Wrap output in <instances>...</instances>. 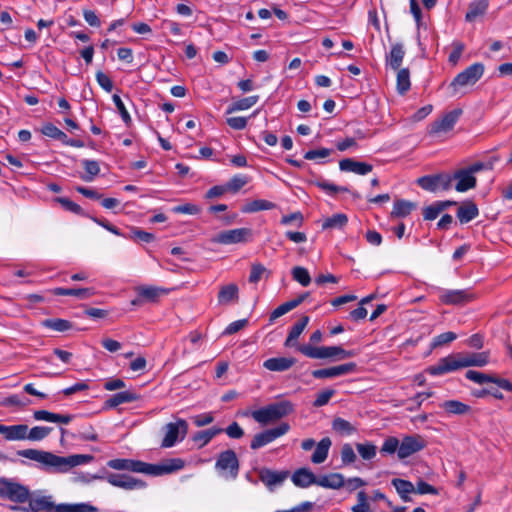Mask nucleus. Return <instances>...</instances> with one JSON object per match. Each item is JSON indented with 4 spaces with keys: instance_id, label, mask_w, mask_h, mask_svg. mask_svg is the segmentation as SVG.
I'll list each match as a JSON object with an SVG mask.
<instances>
[{
    "instance_id": "nucleus-14",
    "label": "nucleus",
    "mask_w": 512,
    "mask_h": 512,
    "mask_svg": "<svg viewBox=\"0 0 512 512\" xmlns=\"http://www.w3.org/2000/svg\"><path fill=\"white\" fill-rule=\"evenodd\" d=\"M475 299L470 289L441 290L439 300L445 305H465Z\"/></svg>"
},
{
    "instance_id": "nucleus-45",
    "label": "nucleus",
    "mask_w": 512,
    "mask_h": 512,
    "mask_svg": "<svg viewBox=\"0 0 512 512\" xmlns=\"http://www.w3.org/2000/svg\"><path fill=\"white\" fill-rule=\"evenodd\" d=\"M52 430V427L35 426L30 430L28 429V432H26V439L30 441H41L46 438Z\"/></svg>"
},
{
    "instance_id": "nucleus-50",
    "label": "nucleus",
    "mask_w": 512,
    "mask_h": 512,
    "mask_svg": "<svg viewBox=\"0 0 512 512\" xmlns=\"http://www.w3.org/2000/svg\"><path fill=\"white\" fill-rule=\"evenodd\" d=\"M356 449L363 460H371L376 456L377 447L371 442L357 443Z\"/></svg>"
},
{
    "instance_id": "nucleus-13",
    "label": "nucleus",
    "mask_w": 512,
    "mask_h": 512,
    "mask_svg": "<svg viewBox=\"0 0 512 512\" xmlns=\"http://www.w3.org/2000/svg\"><path fill=\"white\" fill-rule=\"evenodd\" d=\"M427 445L426 440L419 434L407 435L403 437L398 449V458L405 459L414 453L423 450Z\"/></svg>"
},
{
    "instance_id": "nucleus-17",
    "label": "nucleus",
    "mask_w": 512,
    "mask_h": 512,
    "mask_svg": "<svg viewBox=\"0 0 512 512\" xmlns=\"http://www.w3.org/2000/svg\"><path fill=\"white\" fill-rule=\"evenodd\" d=\"M107 481L115 486L125 490L141 489L146 487V482L126 474L111 473L107 476Z\"/></svg>"
},
{
    "instance_id": "nucleus-44",
    "label": "nucleus",
    "mask_w": 512,
    "mask_h": 512,
    "mask_svg": "<svg viewBox=\"0 0 512 512\" xmlns=\"http://www.w3.org/2000/svg\"><path fill=\"white\" fill-rule=\"evenodd\" d=\"M348 222V217L343 213H337L327 218L323 224V229H332V228H343Z\"/></svg>"
},
{
    "instance_id": "nucleus-35",
    "label": "nucleus",
    "mask_w": 512,
    "mask_h": 512,
    "mask_svg": "<svg viewBox=\"0 0 512 512\" xmlns=\"http://www.w3.org/2000/svg\"><path fill=\"white\" fill-rule=\"evenodd\" d=\"M391 484L394 486L400 498L404 502H410L412 500L409 496V494L415 493V486L412 482L400 478H394L392 479Z\"/></svg>"
},
{
    "instance_id": "nucleus-23",
    "label": "nucleus",
    "mask_w": 512,
    "mask_h": 512,
    "mask_svg": "<svg viewBox=\"0 0 512 512\" xmlns=\"http://www.w3.org/2000/svg\"><path fill=\"white\" fill-rule=\"evenodd\" d=\"M26 432H28V425L17 424V425H3L0 424V434L8 441H19L26 439Z\"/></svg>"
},
{
    "instance_id": "nucleus-41",
    "label": "nucleus",
    "mask_w": 512,
    "mask_h": 512,
    "mask_svg": "<svg viewBox=\"0 0 512 512\" xmlns=\"http://www.w3.org/2000/svg\"><path fill=\"white\" fill-rule=\"evenodd\" d=\"M397 82L396 88L399 94L404 95L410 90V71L408 68H402L397 70Z\"/></svg>"
},
{
    "instance_id": "nucleus-20",
    "label": "nucleus",
    "mask_w": 512,
    "mask_h": 512,
    "mask_svg": "<svg viewBox=\"0 0 512 512\" xmlns=\"http://www.w3.org/2000/svg\"><path fill=\"white\" fill-rule=\"evenodd\" d=\"M137 298L132 301L133 305L144 302L155 303L159 298L167 294V290L155 286H139L136 288Z\"/></svg>"
},
{
    "instance_id": "nucleus-4",
    "label": "nucleus",
    "mask_w": 512,
    "mask_h": 512,
    "mask_svg": "<svg viewBox=\"0 0 512 512\" xmlns=\"http://www.w3.org/2000/svg\"><path fill=\"white\" fill-rule=\"evenodd\" d=\"M0 498L23 504L29 500L30 490L13 479L2 477L0 478Z\"/></svg>"
},
{
    "instance_id": "nucleus-56",
    "label": "nucleus",
    "mask_w": 512,
    "mask_h": 512,
    "mask_svg": "<svg viewBox=\"0 0 512 512\" xmlns=\"http://www.w3.org/2000/svg\"><path fill=\"white\" fill-rule=\"evenodd\" d=\"M248 183V177L237 175L231 178L225 185L228 191L233 193L238 192L242 187H244Z\"/></svg>"
},
{
    "instance_id": "nucleus-27",
    "label": "nucleus",
    "mask_w": 512,
    "mask_h": 512,
    "mask_svg": "<svg viewBox=\"0 0 512 512\" xmlns=\"http://www.w3.org/2000/svg\"><path fill=\"white\" fill-rule=\"evenodd\" d=\"M479 214L477 205L472 200L464 201L457 209V218L465 224L476 218Z\"/></svg>"
},
{
    "instance_id": "nucleus-59",
    "label": "nucleus",
    "mask_w": 512,
    "mask_h": 512,
    "mask_svg": "<svg viewBox=\"0 0 512 512\" xmlns=\"http://www.w3.org/2000/svg\"><path fill=\"white\" fill-rule=\"evenodd\" d=\"M42 133L50 138L60 140L65 138V133L52 123H47L42 128Z\"/></svg>"
},
{
    "instance_id": "nucleus-26",
    "label": "nucleus",
    "mask_w": 512,
    "mask_h": 512,
    "mask_svg": "<svg viewBox=\"0 0 512 512\" xmlns=\"http://www.w3.org/2000/svg\"><path fill=\"white\" fill-rule=\"evenodd\" d=\"M217 299L220 305H228L232 302H237L239 299L238 286L235 283L221 286Z\"/></svg>"
},
{
    "instance_id": "nucleus-53",
    "label": "nucleus",
    "mask_w": 512,
    "mask_h": 512,
    "mask_svg": "<svg viewBox=\"0 0 512 512\" xmlns=\"http://www.w3.org/2000/svg\"><path fill=\"white\" fill-rule=\"evenodd\" d=\"M351 512H373L365 491L362 490L357 493V504L351 508Z\"/></svg>"
},
{
    "instance_id": "nucleus-60",
    "label": "nucleus",
    "mask_w": 512,
    "mask_h": 512,
    "mask_svg": "<svg viewBox=\"0 0 512 512\" xmlns=\"http://www.w3.org/2000/svg\"><path fill=\"white\" fill-rule=\"evenodd\" d=\"M400 443L401 442L396 437L390 436L385 439V441L381 447V452L389 453V454L395 453L396 451L398 452Z\"/></svg>"
},
{
    "instance_id": "nucleus-2",
    "label": "nucleus",
    "mask_w": 512,
    "mask_h": 512,
    "mask_svg": "<svg viewBox=\"0 0 512 512\" xmlns=\"http://www.w3.org/2000/svg\"><path fill=\"white\" fill-rule=\"evenodd\" d=\"M184 467L183 460L169 459L161 464H150L140 460L129 459L128 471L144 473L151 476H161L178 471Z\"/></svg>"
},
{
    "instance_id": "nucleus-8",
    "label": "nucleus",
    "mask_w": 512,
    "mask_h": 512,
    "mask_svg": "<svg viewBox=\"0 0 512 512\" xmlns=\"http://www.w3.org/2000/svg\"><path fill=\"white\" fill-rule=\"evenodd\" d=\"M484 69V65L480 62L470 65L464 71L456 75L450 83V87L456 91L458 87L474 85L482 77Z\"/></svg>"
},
{
    "instance_id": "nucleus-46",
    "label": "nucleus",
    "mask_w": 512,
    "mask_h": 512,
    "mask_svg": "<svg viewBox=\"0 0 512 512\" xmlns=\"http://www.w3.org/2000/svg\"><path fill=\"white\" fill-rule=\"evenodd\" d=\"M55 202L59 203L63 209L66 211H69L71 213H74L76 215L85 216L84 210L81 208L80 205L73 202L69 198L66 197H56L54 199Z\"/></svg>"
},
{
    "instance_id": "nucleus-39",
    "label": "nucleus",
    "mask_w": 512,
    "mask_h": 512,
    "mask_svg": "<svg viewBox=\"0 0 512 512\" xmlns=\"http://www.w3.org/2000/svg\"><path fill=\"white\" fill-rule=\"evenodd\" d=\"M488 8L487 0H477L469 5L468 11L465 15V19L468 22L474 21L478 16L483 15Z\"/></svg>"
},
{
    "instance_id": "nucleus-36",
    "label": "nucleus",
    "mask_w": 512,
    "mask_h": 512,
    "mask_svg": "<svg viewBox=\"0 0 512 512\" xmlns=\"http://www.w3.org/2000/svg\"><path fill=\"white\" fill-rule=\"evenodd\" d=\"M331 444L332 442L329 437L322 438L316 445V449L311 456V461L315 464L323 463L327 459Z\"/></svg>"
},
{
    "instance_id": "nucleus-18",
    "label": "nucleus",
    "mask_w": 512,
    "mask_h": 512,
    "mask_svg": "<svg viewBox=\"0 0 512 512\" xmlns=\"http://www.w3.org/2000/svg\"><path fill=\"white\" fill-rule=\"evenodd\" d=\"M461 114V109H454L446 113L441 119H438L431 124L429 133L438 134L440 132H448L452 130Z\"/></svg>"
},
{
    "instance_id": "nucleus-52",
    "label": "nucleus",
    "mask_w": 512,
    "mask_h": 512,
    "mask_svg": "<svg viewBox=\"0 0 512 512\" xmlns=\"http://www.w3.org/2000/svg\"><path fill=\"white\" fill-rule=\"evenodd\" d=\"M328 349L329 358H334L335 360H344L357 355L355 350H345L341 346H328Z\"/></svg>"
},
{
    "instance_id": "nucleus-33",
    "label": "nucleus",
    "mask_w": 512,
    "mask_h": 512,
    "mask_svg": "<svg viewBox=\"0 0 512 512\" xmlns=\"http://www.w3.org/2000/svg\"><path fill=\"white\" fill-rule=\"evenodd\" d=\"M490 353L483 351L479 353L462 354L463 366L465 367H483L489 363Z\"/></svg>"
},
{
    "instance_id": "nucleus-51",
    "label": "nucleus",
    "mask_w": 512,
    "mask_h": 512,
    "mask_svg": "<svg viewBox=\"0 0 512 512\" xmlns=\"http://www.w3.org/2000/svg\"><path fill=\"white\" fill-rule=\"evenodd\" d=\"M43 324L45 327L59 332H64L72 328L70 321L60 318L46 319Z\"/></svg>"
},
{
    "instance_id": "nucleus-21",
    "label": "nucleus",
    "mask_w": 512,
    "mask_h": 512,
    "mask_svg": "<svg viewBox=\"0 0 512 512\" xmlns=\"http://www.w3.org/2000/svg\"><path fill=\"white\" fill-rule=\"evenodd\" d=\"M339 168L343 172H353L358 175H366L373 170V166L366 162H360L353 158H344L339 162Z\"/></svg>"
},
{
    "instance_id": "nucleus-47",
    "label": "nucleus",
    "mask_w": 512,
    "mask_h": 512,
    "mask_svg": "<svg viewBox=\"0 0 512 512\" xmlns=\"http://www.w3.org/2000/svg\"><path fill=\"white\" fill-rule=\"evenodd\" d=\"M314 184L320 188L321 190L325 191L326 193L330 195H334L338 192H350L348 187L345 186H337L333 183H329L322 178H319L314 182Z\"/></svg>"
},
{
    "instance_id": "nucleus-29",
    "label": "nucleus",
    "mask_w": 512,
    "mask_h": 512,
    "mask_svg": "<svg viewBox=\"0 0 512 512\" xmlns=\"http://www.w3.org/2000/svg\"><path fill=\"white\" fill-rule=\"evenodd\" d=\"M288 476V472H277L263 468L259 472V479L268 487L282 483Z\"/></svg>"
},
{
    "instance_id": "nucleus-30",
    "label": "nucleus",
    "mask_w": 512,
    "mask_h": 512,
    "mask_svg": "<svg viewBox=\"0 0 512 512\" xmlns=\"http://www.w3.org/2000/svg\"><path fill=\"white\" fill-rule=\"evenodd\" d=\"M417 207V204L404 200V199H397L394 201L393 209L390 213L391 218H404L411 214L413 210H415Z\"/></svg>"
},
{
    "instance_id": "nucleus-40",
    "label": "nucleus",
    "mask_w": 512,
    "mask_h": 512,
    "mask_svg": "<svg viewBox=\"0 0 512 512\" xmlns=\"http://www.w3.org/2000/svg\"><path fill=\"white\" fill-rule=\"evenodd\" d=\"M82 166L85 170L84 174L80 175V178L85 182H91L100 173L99 163L95 160L85 159L82 161Z\"/></svg>"
},
{
    "instance_id": "nucleus-1",
    "label": "nucleus",
    "mask_w": 512,
    "mask_h": 512,
    "mask_svg": "<svg viewBox=\"0 0 512 512\" xmlns=\"http://www.w3.org/2000/svg\"><path fill=\"white\" fill-rule=\"evenodd\" d=\"M17 455L38 462L41 465L40 468L48 473H66L71 468L90 463L94 459V456L88 454L63 457L37 449L18 450Z\"/></svg>"
},
{
    "instance_id": "nucleus-12",
    "label": "nucleus",
    "mask_w": 512,
    "mask_h": 512,
    "mask_svg": "<svg viewBox=\"0 0 512 512\" xmlns=\"http://www.w3.org/2000/svg\"><path fill=\"white\" fill-rule=\"evenodd\" d=\"M252 236L253 232L250 228H237L221 231L213 241L224 245L246 243L252 239Z\"/></svg>"
},
{
    "instance_id": "nucleus-19",
    "label": "nucleus",
    "mask_w": 512,
    "mask_h": 512,
    "mask_svg": "<svg viewBox=\"0 0 512 512\" xmlns=\"http://www.w3.org/2000/svg\"><path fill=\"white\" fill-rule=\"evenodd\" d=\"M451 183L456 181L455 190L466 192L477 185V179L466 168H460L450 175Z\"/></svg>"
},
{
    "instance_id": "nucleus-58",
    "label": "nucleus",
    "mask_w": 512,
    "mask_h": 512,
    "mask_svg": "<svg viewBox=\"0 0 512 512\" xmlns=\"http://www.w3.org/2000/svg\"><path fill=\"white\" fill-rule=\"evenodd\" d=\"M341 461L343 465H350L354 463L357 459V456L352 448V446L348 443L344 444L341 448Z\"/></svg>"
},
{
    "instance_id": "nucleus-49",
    "label": "nucleus",
    "mask_w": 512,
    "mask_h": 512,
    "mask_svg": "<svg viewBox=\"0 0 512 512\" xmlns=\"http://www.w3.org/2000/svg\"><path fill=\"white\" fill-rule=\"evenodd\" d=\"M125 237L134 241H140L145 243H150L155 240L154 234L141 230L137 227H132L130 229V234Z\"/></svg>"
},
{
    "instance_id": "nucleus-16",
    "label": "nucleus",
    "mask_w": 512,
    "mask_h": 512,
    "mask_svg": "<svg viewBox=\"0 0 512 512\" xmlns=\"http://www.w3.org/2000/svg\"><path fill=\"white\" fill-rule=\"evenodd\" d=\"M356 369L357 364L349 362L334 367L313 370L311 374L315 379H325L354 373Z\"/></svg>"
},
{
    "instance_id": "nucleus-48",
    "label": "nucleus",
    "mask_w": 512,
    "mask_h": 512,
    "mask_svg": "<svg viewBox=\"0 0 512 512\" xmlns=\"http://www.w3.org/2000/svg\"><path fill=\"white\" fill-rule=\"evenodd\" d=\"M292 278L304 287H307L311 283V277L308 270L301 266H295L292 271Z\"/></svg>"
},
{
    "instance_id": "nucleus-64",
    "label": "nucleus",
    "mask_w": 512,
    "mask_h": 512,
    "mask_svg": "<svg viewBox=\"0 0 512 512\" xmlns=\"http://www.w3.org/2000/svg\"><path fill=\"white\" fill-rule=\"evenodd\" d=\"M96 81L99 84V86L103 88L106 92H111L113 90V82L111 78L104 72H96Z\"/></svg>"
},
{
    "instance_id": "nucleus-37",
    "label": "nucleus",
    "mask_w": 512,
    "mask_h": 512,
    "mask_svg": "<svg viewBox=\"0 0 512 512\" xmlns=\"http://www.w3.org/2000/svg\"><path fill=\"white\" fill-rule=\"evenodd\" d=\"M440 407L448 414L464 415L471 411V407L458 400H447L440 404Z\"/></svg>"
},
{
    "instance_id": "nucleus-62",
    "label": "nucleus",
    "mask_w": 512,
    "mask_h": 512,
    "mask_svg": "<svg viewBox=\"0 0 512 512\" xmlns=\"http://www.w3.org/2000/svg\"><path fill=\"white\" fill-rule=\"evenodd\" d=\"M335 390L333 389H325L321 392H319L316 396V399L313 402L314 407H322L326 405L331 397L334 395Z\"/></svg>"
},
{
    "instance_id": "nucleus-22",
    "label": "nucleus",
    "mask_w": 512,
    "mask_h": 512,
    "mask_svg": "<svg viewBox=\"0 0 512 512\" xmlns=\"http://www.w3.org/2000/svg\"><path fill=\"white\" fill-rule=\"evenodd\" d=\"M297 362L293 357H273L263 362V367L273 372H284L289 370Z\"/></svg>"
},
{
    "instance_id": "nucleus-28",
    "label": "nucleus",
    "mask_w": 512,
    "mask_h": 512,
    "mask_svg": "<svg viewBox=\"0 0 512 512\" xmlns=\"http://www.w3.org/2000/svg\"><path fill=\"white\" fill-rule=\"evenodd\" d=\"M310 318L306 315L301 316V318L293 324L291 327L288 336L284 342L285 347H293L295 346V341L299 338V336L302 334L304 329L309 323Z\"/></svg>"
},
{
    "instance_id": "nucleus-34",
    "label": "nucleus",
    "mask_w": 512,
    "mask_h": 512,
    "mask_svg": "<svg viewBox=\"0 0 512 512\" xmlns=\"http://www.w3.org/2000/svg\"><path fill=\"white\" fill-rule=\"evenodd\" d=\"M297 350L311 359L329 358L328 346L315 347L310 344L298 345Z\"/></svg>"
},
{
    "instance_id": "nucleus-38",
    "label": "nucleus",
    "mask_w": 512,
    "mask_h": 512,
    "mask_svg": "<svg viewBox=\"0 0 512 512\" xmlns=\"http://www.w3.org/2000/svg\"><path fill=\"white\" fill-rule=\"evenodd\" d=\"M275 207H276V204L271 201L264 200V199H257V200H253V201L245 204L241 208V211L243 213H254V212H258V211H262V210H272Z\"/></svg>"
},
{
    "instance_id": "nucleus-57",
    "label": "nucleus",
    "mask_w": 512,
    "mask_h": 512,
    "mask_svg": "<svg viewBox=\"0 0 512 512\" xmlns=\"http://www.w3.org/2000/svg\"><path fill=\"white\" fill-rule=\"evenodd\" d=\"M472 396L475 398H484L488 395L493 396L496 399L502 400L504 398L503 393L497 388H482L476 389L471 392Z\"/></svg>"
},
{
    "instance_id": "nucleus-24",
    "label": "nucleus",
    "mask_w": 512,
    "mask_h": 512,
    "mask_svg": "<svg viewBox=\"0 0 512 512\" xmlns=\"http://www.w3.org/2000/svg\"><path fill=\"white\" fill-rule=\"evenodd\" d=\"M139 398L140 397L137 393L130 391V390L118 392V393L110 396L104 402V408L105 409L116 408L120 404L134 402V401H137Z\"/></svg>"
},
{
    "instance_id": "nucleus-43",
    "label": "nucleus",
    "mask_w": 512,
    "mask_h": 512,
    "mask_svg": "<svg viewBox=\"0 0 512 512\" xmlns=\"http://www.w3.org/2000/svg\"><path fill=\"white\" fill-rule=\"evenodd\" d=\"M98 509L88 503L59 504L58 512H97Z\"/></svg>"
},
{
    "instance_id": "nucleus-32",
    "label": "nucleus",
    "mask_w": 512,
    "mask_h": 512,
    "mask_svg": "<svg viewBox=\"0 0 512 512\" xmlns=\"http://www.w3.org/2000/svg\"><path fill=\"white\" fill-rule=\"evenodd\" d=\"M405 51L401 43L393 44L389 54L386 55V64L394 71L399 70L402 64Z\"/></svg>"
},
{
    "instance_id": "nucleus-25",
    "label": "nucleus",
    "mask_w": 512,
    "mask_h": 512,
    "mask_svg": "<svg viewBox=\"0 0 512 512\" xmlns=\"http://www.w3.org/2000/svg\"><path fill=\"white\" fill-rule=\"evenodd\" d=\"M50 292L55 296H75L80 299H89L95 295L94 288H62L57 287Z\"/></svg>"
},
{
    "instance_id": "nucleus-5",
    "label": "nucleus",
    "mask_w": 512,
    "mask_h": 512,
    "mask_svg": "<svg viewBox=\"0 0 512 512\" xmlns=\"http://www.w3.org/2000/svg\"><path fill=\"white\" fill-rule=\"evenodd\" d=\"M215 468L226 478H237L240 464L235 451L228 449L221 452L217 457Z\"/></svg>"
},
{
    "instance_id": "nucleus-15",
    "label": "nucleus",
    "mask_w": 512,
    "mask_h": 512,
    "mask_svg": "<svg viewBox=\"0 0 512 512\" xmlns=\"http://www.w3.org/2000/svg\"><path fill=\"white\" fill-rule=\"evenodd\" d=\"M465 377L480 385L484 383H493L499 388L512 392V383L508 379L498 377L494 374H485L476 370H468Z\"/></svg>"
},
{
    "instance_id": "nucleus-10",
    "label": "nucleus",
    "mask_w": 512,
    "mask_h": 512,
    "mask_svg": "<svg viewBox=\"0 0 512 512\" xmlns=\"http://www.w3.org/2000/svg\"><path fill=\"white\" fill-rule=\"evenodd\" d=\"M289 430H290V425L286 422H283L275 428L267 429L263 432H260L253 437V439L250 443V448L252 450H257V449L271 443L278 437L283 436Z\"/></svg>"
},
{
    "instance_id": "nucleus-9",
    "label": "nucleus",
    "mask_w": 512,
    "mask_h": 512,
    "mask_svg": "<svg viewBox=\"0 0 512 512\" xmlns=\"http://www.w3.org/2000/svg\"><path fill=\"white\" fill-rule=\"evenodd\" d=\"M460 368H464L462 354H451L444 358H441L435 365H432L426 369V372L430 375L437 376L448 372L456 371Z\"/></svg>"
},
{
    "instance_id": "nucleus-63",
    "label": "nucleus",
    "mask_w": 512,
    "mask_h": 512,
    "mask_svg": "<svg viewBox=\"0 0 512 512\" xmlns=\"http://www.w3.org/2000/svg\"><path fill=\"white\" fill-rule=\"evenodd\" d=\"M456 338H457V335L454 332L449 331V332L441 333L433 339L432 346L440 347V346H443L445 344H448V343L454 341Z\"/></svg>"
},
{
    "instance_id": "nucleus-3",
    "label": "nucleus",
    "mask_w": 512,
    "mask_h": 512,
    "mask_svg": "<svg viewBox=\"0 0 512 512\" xmlns=\"http://www.w3.org/2000/svg\"><path fill=\"white\" fill-rule=\"evenodd\" d=\"M293 411L294 405L292 402L283 400L253 411L252 417L256 422L267 425L288 416Z\"/></svg>"
},
{
    "instance_id": "nucleus-42",
    "label": "nucleus",
    "mask_w": 512,
    "mask_h": 512,
    "mask_svg": "<svg viewBox=\"0 0 512 512\" xmlns=\"http://www.w3.org/2000/svg\"><path fill=\"white\" fill-rule=\"evenodd\" d=\"M259 100V96H249L233 102L228 108L226 113L231 114L235 111L246 110L254 106Z\"/></svg>"
},
{
    "instance_id": "nucleus-11",
    "label": "nucleus",
    "mask_w": 512,
    "mask_h": 512,
    "mask_svg": "<svg viewBox=\"0 0 512 512\" xmlns=\"http://www.w3.org/2000/svg\"><path fill=\"white\" fill-rule=\"evenodd\" d=\"M166 434L162 440L161 447L169 448L180 439H184L188 432V423L184 419H178L175 423L170 422L165 426Z\"/></svg>"
},
{
    "instance_id": "nucleus-54",
    "label": "nucleus",
    "mask_w": 512,
    "mask_h": 512,
    "mask_svg": "<svg viewBox=\"0 0 512 512\" xmlns=\"http://www.w3.org/2000/svg\"><path fill=\"white\" fill-rule=\"evenodd\" d=\"M332 428L341 434L350 435L355 432V427L352 426V424L343 419V418H335L332 423Z\"/></svg>"
},
{
    "instance_id": "nucleus-55",
    "label": "nucleus",
    "mask_w": 512,
    "mask_h": 512,
    "mask_svg": "<svg viewBox=\"0 0 512 512\" xmlns=\"http://www.w3.org/2000/svg\"><path fill=\"white\" fill-rule=\"evenodd\" d=\"M265 273H267V276H269L270 271H268L264 265L261 263H253L251 265L249 282L253 284L258 283Z\"/></svg>"
},
{
    "instance_id": "nucleus-7",
    "label": "nucleus",
    "mask_w": 512,
    "mask_h": 512,
    "mask_svg": "<svg viewBox=\"0 0 512 512\" xmlns=\"http://www.w3.org/2000/svg\"><path fill=\"white\" fill-rule=\"evenodd\" d=\"M418 186L429 192H437L438 190L447 191L451 189V179L448 173H437L425 175L416 180Z\"/></svg>"
},
{
    "instance_id": "nucleus-61",
    "label": "nucleus",
    "mask_w": 512,
    "mask_h": 512,
    "mask_svg": "<svg viewBox=\"0 0 512 512\" xmlns=\"http://www.w3.org/2000/svg\"><path fill=\"white\" fill-rule=\"evenodd\" d=\"M172 211L177 214H190V215H196L199 214L201 209L199 206L192 204V203H186L183 205L175 206Z\"/></svg>"
},
{
    "instance_id": "nucleus-31",
    "label": "nucleus",
    "mask_w": 512,
    "mask_h": 512,
    "mask_svg": "<svg viewBox=\"0 0 512 512\" xmlns=\"http://www.w3.org/2000/svg\"><path fill=\"white\" fill-rule=\"evenodd\" d=\"M315 481V474L308 468H300L292 475V482L295 486L300 488H307L313 485Z\"/></svg>"
},
{
    "instance_id": "nucleus-6",
    "label": "nucleus",
    "mask_w": 512,
    "mask_h": 512,
    "mask_svg": "<svg viewBox=\"0 0 512 512\" xmlns=\"http://www.w3.org/2000/svg\"><path fill=\"white\" fill-rule=\"evenodd\" d=\"M52 496H35L30 492V498L27 501L28 507L12 506L11 509L14 511L22 512H58L59 504L56 505Z\"/></svg>"
}]
</instances>
